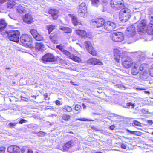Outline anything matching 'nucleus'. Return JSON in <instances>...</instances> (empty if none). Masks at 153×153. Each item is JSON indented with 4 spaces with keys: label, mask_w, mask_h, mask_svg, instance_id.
Instances as JSON below:
<instances>
[{
    "label": "nucleus",
    "mask_w": 153,
    "mask_h": 153,
    "mask_svg": "<svg viewBox=\"0 0 153 153\" xmlns=\"http://www.w3.org/2000/svg\"><path fill=\"white\" fill-rule=\"evenodd\" d=\"M131 14L130 9L127 8H123L120 12L119 19L122 22H126L130 18Z\"/></svg>",
    "instance_id": "f257e3e1"
},
{
    "label": "nucleus",
    "mask_w": 153,
    "mask_h": 153,
    "mask_svg": "<svg viewBox=\"0 0 153 153\" xmlns=\"http://www.w3.org/2000/svg\"><path fill=\"white\" fill-rule=\"evenodd\" d=\"M114 58L116 61L119 62L120 59L121 58L124 60V59L129 57L128 56L127 53L126 51H123L121 49H115L114 50Z\"/></svg>",
    "instance_id": "f03ea898"
},
{
    "label": "nucleus",
    "mask_w": 153,
    "mask_h": 153,
    "mask_svg": "<svg viewBox=\"0 0 153 153\" xmlns=\"http://www.w3.org/2000/svg\"><path fill=\"white\" fill-rule=\"evenodd\" d=\"M114 58L116 61L119 62L120 59L121 58L124 60V59L129 57L128 56L127 53L126 51H123L121 49H115L114 50Z\"/></svg>",
    "instance_id": "7ed1b4c3"
},
{
    "label": "nucleus",
    "mask_w": 153,
    "mask_h": 153,
    "mask_svg": "<svg viewBox=\"0 0 153 153\" xmlns=\"http://www.w3.org/2000/svg\"><path fill=\"white\" fill-rule=\"evenodd\" d=\"M21 43L27 48H31L32 47V38L27 34L22 35L20 37Z\"/></svg>",
    "instance_id": "20e7f679"
},
{
    "label": "nucleus",
    "mask_w": 153,
    "mask_h": 153,
    "mask_svg": "<svg viewBox=\"0 0 153 153\" xmlns=\"http://www.w3.org/2000/svg\"><path fill=\"white\" fill-rule=\"evenodd\" d=\"M7 36L11 41L18 42L19 41L20 32L17 30H11L6 31Z\"/></svg>",
    "instance_id": "39448f33"
},
{
    "label": "nucleus",
    "mask_w": 153,
    "mask_h": 153,
    "mask_svg": "<svg viewBox=\"0 0 153 153\" xmlns=\"http://www.w3.org/2000/svg\"><path fill=\"white\" fill-rule=\"evenodd\" d=\"M139 69L141 71L140 73V78L143 79H146L148 77L147 71L149 69V65L142 64L140 65Z\"/></svg>",
    "instance_id": "423d86ee"
},
{
    "label": "nucleus",
    "mask_w": 153,
    "mask_h": 153,
    "mask_svg": "<svg viewBox=\"0 0 153 153\" xmlns=\"http://www.w3.org/2000/svg\"><path fill=\"white\" fill-rule=\"evenodd\" d=\"M110 3L114 9L119 10L124 7V3L122 0H111Z\"/></svg>",
    "instance_id": "0eeeda50"
},
{
    "label": "nucleus",
    "mask_w": 153,
    "mask_h": 153,
    "mask_svg": "<svg viewBox=\"0 0 153 153\" xmlns=\"http://www.w3.org/2000/svg\"><path fill=\"white\" fill-rule=\"evenodd\" d=\"M116 27L115 24L113 22L111 21L105 22L104 23V30L102 31V33L105 32V30L109 32H111L116 28Z\"/></svg>",
    "instance_id": "6e6552de"
},
{
    "label": "nucleus",
    "mask_w": 153,
    "mask_h": 153,
    "mask_svg": "<svg viewBox=\"0 0 153 153\" xmlns=\"http://www.w3.org/2000/svg\"><path fill=\"white\" fill-rule=\"evenodd\" d=\"M110 38L115 42H120L123 40L124 37L123 33L120 32L114 33L110 34Z\"/></svg>",
    "instance_id": "1a4fd4ad"
},
{
    "label": "nucleus",
    "mask_w": 153,
    "mask_h": 153,
    "mask_svg": "<svg viewBox=\"0 0 153 153\" xmlns=\"http://www.w3.org/2000/svg\"><path fill=\"white\" fill-rule=\"evenodd\" d=\"M85 45L86 50L89 53L93 56H96L97 55L96 52L93 49L92 45L90 41H87L85 42Z\"/></svg>",
    "instance_id": "9d476101"
},
{
    "label": "nucleus",
    "mask_w": 153,
    "mask_h": 153,
    "mask_svg": "<svg viewBox=\"0 0 153 153\" xmlns=\"http://www.w3.org/2000/svg\"><path fill=\"white\" fill-rule=\"evenodd\" d=\"M56 60L54 56L50 53H48L43 56L42 58L43 62L45 63L48 62H53Z\"/></svg>",
    "instance_id": "9b49d317"
},
{
    "label": "nucleus",
    "mask_w": 153,
    "mask_h": 153,
    "mask_svg": "<svg viewBox=\"0 0 153 153\" xmlns=\"http://www.w3.org/2000/svg\"><path fill=\"white\" fill-rule=\"evenodd\" d=\"M126 32L127 36L129 37L134 36L136 33L135 26L132 25L128 27L126 29Z\"/></svg>",
    "instance_id": "f8f14e48"
},
{
    "label": "nucleus",
    "mask_w": 153,
    "mask_h": 153,
    "mask_svg": "<svg viewBox=\"0 0 153 153\" xmlns=\"http://www.w3.org/2000/svg\"><path fill=\"white\" fill-rule=\"evenodd\" d=\"M136 62H133L132 59L130 57L124 59L122 63L123 66L126 68H129L132 65L133 66Z\"/></svg>",
    "instance_id": "ddd939ff"
},
{
    "label": "nucleus",
    "mask_w": 153,
    "mask_h": 153,
    "mask_svg": "<svg viewBox=\"0 0 153 153\" xmlns=\"http://www.w3.org/2000/svg\"><path fill=\"white\" fill-rule=\"evenodd\" d=\"M104 20L102 18L96 19L92 21L94 25L97 28L101 27L103 25L104 26Z\"/></svg>",
    "instance_id": "4468645a"
},
{
    "label": "nucleus",
    "mask_w": 153,
    "mask_h": 153,
    "mask_svg": "<svg viewBox=\"0 0 153 153\" xmlns=\"http://www.w3.org/2000/svg\"><path fill=\"white\" fill-rule=\"evenodd\" d=\"M76 143L74 140H71L66 142L62 149V150L64 151H68V149L76 145Z\"/></svg>",
    "instance_id": "2eb2a0df"
},
{
    "label": "nucleus",
    "mask_w": 153,
    "mask_h": 153,
    "mask_svg": "<svg viewBox=\"0 0 153 153\" xmlns=\"http://www.w3.org/2000/svg\"><path fill=\"white\" fill-rule=\"evenodd\" d=\"M8 152L12 153H20V148L16 145H11L7 149Z\"/></svg>",
    "instance_id": "dca6fc26"
},
{
    "label": "nucleus",
    "mask_w": 153,
    "mask_h": 153,
    "mask_svg": "<svg viewBox=\"0 0 153 153\" xmlns=\"http://www.w3.org/2000/svg\"><path fill=\"white\" fill-rule=\"evenodd\" d=\"M150 23L147 25V32L150 35L153 34V17L151 16Z\"/></svg>",
    "instance_id": "f3484780"
},
{
    "label": "nucleus",
    "mask_w": 153,
    "mask_h": 153,
    "mask_svg": "<svg viewBox=\"0 0 153 153\" xmlns=\"http://www.w3.org/2000/svg\"><path fill=\"white\" fill-rule=\"evenodd\" d=\"M146 20H142L137 25L138 30L140 32H143L144 30H145L146 27Z\"/></svg>",
    "instance_id": "a211bd4d"
},
{
    "label": "nucleus",
    "mask_w": 153,
    "mask_h": 153,
    "mask_svg": "<svg viewBox=\"0 0 153 153\" xmlns=\"http://www.w3.org/2000/svg\"><path fill=\"white\" fill-rule=\"evenodd\" d=\"M87 63L94 65H103L102 62L98 59L96 58H91L88 60Z\"/></svg>",
    "instance_id": "6ab92c4d"
},
{
    "label": "nucleus",
    "mask_w": 153,
    "mask_h": 153,
    "mask_svg": "<svg viewBox=\"0 0 153 153\" xmlns=\"http://www.w3.org/2000/svg\"><path fill=\"white\" fill-rule=\"evenodd\" d=\"M32 20L33 18L31 15L29 14H26L23 17L24 22L26 23H31Z\"/></svg>",
    "instance_id": "aec40b11"
},
{
    "label": "nucleus",
    "mask_w": 153,
    "mask_h": 153,
    "mask_svg": "<svg viewBox=\"0 0 153 153\" xmlns=\"http://www.w3.org/2000/svg\"><path fill=\"white\" fill-rule=\"evenodd\" d=\"M140 63L139 62H136L133 66V68L131 71V73L133 75H136L139 72L138 67Z\"/></svg>",
    "instance_id": "412c9836"
},
{
    "label": "nucleus",
    "mask_w": 153,
    "mask_h": 153,
    "mask_svg": "<svg viewBox=\"0 0 153 153\" xmlns=\"http://www.w3.org/2000/svg\"><path fill=\"white\" fill-rule=\"evenodd\" d=\"M48 13L51 14L53 19H55L58 17L59 11L56 9H51L49 10Z\"/></svg>",
    "instance_id": "4be33fe9"
},
{
    "label": "nucleus",
    "mask_w": 153,
    "mask_h": 153,
    "mask_svg": "<svg viewBox=\"0 0 153 153\" xmlns=\"http://www.w3.org/2000/svg\"><path fill=\"white\" fill-rule=\"evenodd\" d=\"M69 16L71 18L72 23L76 26L80 24V22L77 20V17L74 14H69Z\"/></svg>",
    "instance_id": "5701e85b"
},
{
    "label": "nucleus",
    "mask_w": 153,
    "mask_h": 153,
    "mask_svg": "<svg viewBox=\"0 0 153 153\" xmlns=\"http://www.w3.org/2000/svg\"><path fill=\"white\" fill-rule=\"evenodd\" d=\"M76 33L79 36H81L82 38L85 39L87 37V34L85 31L78 30H76Z\"/></svg>",
    "instance_id": "b1692460"
},
{
    "label": "nucleus",
    "mask_w": 153,
    "mask_h": 153,
    "mask_svg": "<svg viewBox=\"0 0 153 153\" xmlns=\"http://www.w3.org/2000/svg\"><path fill=\"white\" fill-rule=\"evenodd\" d=\"M59 28L65 33H70L72 31L71 29L70 28L63 26H59Z\"/></svg>",
    "instance_id": "393cba45"
},
{
    "label": "nucleus",
    "mask_w": 153,
    "mask_h": 153,
    "mask_svg": "<svg viewBox=\"0 0 153 153\" xmlns=\"http://www.w3.org/2000/svg\"><path fill=\"white\" fill-rule=\"evenodd\" d=\"M56 48H57L60 50L65 55H68L70 54V52L64 49L61 45H59L56 46Z\"/></svg>",
    "instance_id": "a878e982"
},
{
    "label": "nucleus",
    "mask_w": 153,
    "mask_h": 153,
    "mask_svg": "<svg viewBox=\"0 0 153 153\" xmlns=\"http://www.w3.org/2000/svg\"><path fill=\"white\" fill-rule=\"evenodd\" d=\"M133 54H134L135 56H136L138 57V58H139V60L140 61H141L144 59L143 56L141 55H143V53L141 52L138 51L137 52H134L133 53Z\"/></svg>",
    "instance_id": "bb28decb"
},
{
    "label": "nucleus",
    "mask_w": 153,
    "mask_h": 153,
    "mask_svg": "<svg viewBox=\"0 0 153 153\" xmlns=\"http://www.w3.org/2000/svg\"><path fill=\"white\" fill-rule=\"evenodd\" d=\"M36 49L39 51L44 50V45L42 43H37L35 46Z\"/></svg>",
    "instance_id": "cd10ccee"
},
{
    "label": "nucleus",
    "mask_w": 153,
    "mask_h": 153,
    "mask_svg": "<svg viewBox=\"0 0 153 153\" xmlns=\"http://www.w3.org/2000/svg\"><path fill=\"white\" fill-rule=\"evenodd\" d=\"M67 56L73 61L76 62H79L80 60V59L79 57L74 55L71 54L70 52V54L68 55Z\"/></svg>",
    "instance_id": "c85d7f7f"
},
{
    "label": "nucleus",
    "mask_w": 153,
    "mask_h": 153,
    "mask_svg": "<svg viewBox=\"0 0 153 153\" xmlns=\"http://www.w3.org/2000/svg\"><path fill=\"white\" fill-rule=\"evenodd\" d=\"M87 11L84 10H78V14L81 17H85L87 16Z\"/></svg>",
    "instance_id": "c756f323"
},
{
    "label": "nucleus",
    "mask_w": 153,
    "mask_h": 153,
    "mask_svg": "<svg viewBox=\"0 0 153 153\" xmlns=\"http://www.w3.org/2000/svg\"><path fill=\"white\" fill-rule=\"evenodd\" d=\"M7 25V23L4 20L2 19L0 21V30L4 29Z\"/></svg>",
    "instance_id": "7c9ffc66"
},
{
    "label": "nucleus",
    "mask_w": 153,
    "mask_h": 153,
    "mask_svg": "<svg viewBox=\"0 0 153 153\" xmlns=\"http://www.w3.org/2000/svg\"><path fill=\"white\" fill-rule=\"evenodd\" d=\"M57 34L56 33H52L50 35V40L54 43L57 42L56 40Z\"/></svg>",
    "instance_id": "2f4dec72"
},
{
    "label": "nucleus",
    "mask_w": 153,
    "mask_h": 153,
    "mask_svg": "<svg viewBox=\"0 0 153 153\" xmlns=\"http://www.w3.org/2000/svg\"><path fill=\"white\" fill-rule=\"evenodd\" d=\"M80 10L87 11L86 5L85 3H82L79 5L78 8V10Z\"/></svg>",
    "instance_id": "473e14b6"
},
{
    "label": "nucleus",
    "mask_w": 153,
    "mask_h": 153,
    "mask_svg": "<svg viewBox=\"0 0 153 153\" xmlns=\"http://www.w3.org/2000/svg\"><path fill=\"white\" fill-rule=\"evenodd\" d=\"M56 26L54 25H51L46 26V28L48 30L49 34L55 29Z\"/></svg>",
    "instance_id": "72a5a7b5"
},
{
    "label": "nucleus",
    "mask_w": 153,
    "mask_h": 153,
    "mask_svg": "<svg viewBox=\"0 0 153 153\" xmlns=\"http://www.w3.org/2000/svg\"><path fill=\"white\" fill-rule=\"evenodd\" d=\"M91 3L93 5L96 7H98L100 4L99 0H91Z\"/></svg>",
    "instance_id": "f704fd0d"
},
{
    "label": "nucleus",
    "mask_w": 153,
    "mask_h": 153,
    "mask_svg": "<svg viewBox=\"0 0 153 153\" xmlns=\"http://www.w3.org/2000/svg\"><path fill=\"white\" fill-rule=\"evenodd\" d=\"M34 38L36 40L39 41L42 40L43 39V37L39 33L37 34L36 35H35V36L34 37Z\"/></svg>",
    "instance_id": "c9c22d12"
},
{
    "label": "nucleus",
    "mask_w": 153,
    "mask_h": 153,
    "mask_svg": "<svg viewBox=\"0 0 153 153\" xmlns=\"http://www.w3.org/2000/svg\"><path fill=\"white\" fill-rule=\"evenodd\" d=\"M17 10L18 12L20 13H25V8L22 7H18Z\"/></svg>",
    "instance_id": "e433bc0d"
},
{
    "label": "nucleus",
    "mask_w": 153,
    "mask_h": 153,
    "mask_svg": "<svg viewBox=\"0 0 153 153\" xmlns=\"http://www.w3.org/2000/svg\"><path fill=\"white\" fill-rule=\"evenodd\" d=\"M63 109L64 111L65 110L69 112L71 111L72 110V109L71 107L68 106L67 105H66L64 106Z\"/></svg>",
    "instance_id": "4c0bfd02"
},
{
    "label": "nucleus",
    "mask_w": 153,
    "mask_h": 153,
    "mask_svg": "<svg viewBox=\"0 0 153 153\" xmlns=\"http://www.w3.org/2000/svg\"><path fill=\"white\" fill-rule=\"evenodd\" d=\"M30 32L33 37H34L35 35H36L38 33L35 29H32L30 30Z\"/></svg>",
    "instance_id": "58836bf2"
},
{
    "label": "nucleus",
    "mask_w": 153,
    "mask_h": 153,
    "mask_svg": "<svg viewBox=\"0 0 153 153\" xmlns=\"http://www.w3.org/2000/svg\"><path fill=\"white\" fill-rule=\"evenodd\" d=\"M131 106L132 108H133L135 106V104H133L131 102L127 103L125 106V108H129Z\"/></svg>",
    "instance_id": "ea45409f"
},
{
    "label": "nucleus",
    "mask_w": 153,
    "mask_h": 153,
    "mask_svg": "<svg viewBox=\"0 0 153 153\" xmlns=\"http://www.w3.org/2000/svg\"><path fill=\"white\" fill-rule=\"evenodd\" d=\"M70 118V116L69 115L65 114L63 115L62 119L63 120L67 121L69 120Z\"/></svg>",
    "instance_id": "a19ab883"
},
{
    "label": "nucleus",
    "mask_w": 153,
    "mask_h": 153,
    "mask_svg": "<svg viewBox=\"0 0 153 153\" xmlns=\"http://www.w3.org/2000/svg\"><path fill=\"white\" fill-rule=\"evenodd\" d=\"M14 6V3L13 2L12 3L9 2L7 3V8L11 9L13 8Z\"/></svg>",
    "instance_id": "79ce46f5"
},
{
    "label": "nucleus",
    "mask_w": 153,
    "mask_h": 153,
    "mask_svg": "<svg viewBox=\"0 0 153 153\" xmlns=\"http://www.w3.org/2000/svg\"><path fill=\"white\" fill-rule=\"evenodd\" d=\"M17 123L15 122L14 123H9L7 125V126L10 128H12L13 127L15 126Z\"/></svg>",
    "instance_id": "37998d69"
},
{
    "label": "nucleus",
    "mask_w": 153,
    "mask_h": 153,
    "mask_svg": "<svg viewBox=\"0 0 153 153\" xmlns=\"http://www.w3.org/2000/svg\"><path fill=\"white\" fill-rule=\"evenodd\" d=\"M127 131L128 132L132 134H134L137 135H138L140 132L137 131H132L128 129L127 130Z\"/></svg>",
    "instance_id": "c03bdc74"
},
{
    "label": "nucleus",
    "mask_w": 153,
    "mask_h": 153,
    "mask_svg": "<svg viewBox=\"0 0 153 153\" xmlns=\"http://www.w3.org/2000/svg\"><path fill=\"white\" fill-rule=\"evenodd\" d=\"M77 120H79L81 121H93V120L91 119H88L85 118H83L82 119L78 118L77 119Z\"/></svg>",
    "instance_id": "a18cd8bd"
},
{
    "label": "nucleus",
    "mask_w": 153,
    "mask_h": 153,
    "mask_svg": "<svg viewBox=\"0 0 153 153\" xmlns=\"http://www.w3.org/2000/svg\"><path fill=\"white\" fill-rule=\"evenodd\" d=\"M132 123L134 124V125H135L136 126H141V123L136 120L133 121Z\"/></svg>",
    "instance_id": "49530a36"
},
{
    "label": "nucleus",
    "mask_w": 153,
    "mask_h": 153,
    "mask_svg": "<svg viewBox=\"0 0 153 153\" xmlns=\"http://www.w3.org/2000/svg\"><path fill=\"white\" fill-rule=\"evenodd\" d=\"M45 135V133L42 131H40L37 133V135L39 137H42Z\"/></svg>",
    "instance_id": "de8ad7c7"
},
{
    "label": "nucleus",
    "mask_w": 153,
    "mask_h": 153,
    "mask_svg": "<svg viewBox=\"0 0 153 153\" xmlns=\"http://www.w3.org/2000/svg\"><path fill=\"white\" fill-rule=\"evenodd\" d=\"M6 150V148L4 147H0V153H4Z\"/></svg>",
    "instance_id": "09e8293b"
},
{
    "label": "nucleus",
    "mask_w": 153,
    "mask_h": 153,
    "mask_svg": "<svg viewBox=\"0 0 153 153\" xmlns=\"http://www.w3.org/2000/svg\"><path fill=\"white\" fill-rule=\"evenodd\" d=\"M81 108L80 105L78 104H76L75 105V109L76 111H78Z\"/></svg>",
    "instance_id": "8fccbe9b"
},
{
    "label": "nucleus",
    "mask_w": 153,
    "mask_h": 153,
    "mask_svg": "<svg viewBox=\"0 0 153 153\" xmlns=\"http://www.w3.org/2000/svg\"><path fill=\"white\" fill-rule=\"evenodd\" d=\"M27 121L24 119H22L19 122V123L20 124H22L23 123H26Z\"/></svg>",
    "instance_id": "3c124183"
},
{
    "label": "nucleus",
    "mask_w": 153,
    "mask_h": 153,
    "mask_svg": "<svg viewBox=\"0 0 153 153\" xmlns=\"http://www.w3.org/2000/svg\"><path fill=\"white\" fill-rule=\"evenodd\" d=\"M149 74L152 76L153 77V70L150 69L149 70Z\"/></svg>",
    "instance_id": "603ef678"
},
{
    "label": "nucleus",
    "mask_w": 153,
    "mask_h": 153,
    "mask_svg": "<svg viewBox=\"0 0 153 153\" xmlns=\"http://www.w3.org/2000/svg\"><path fill=\"white\" fill-rule=\"evenodd\" d=\"M9 17L12 19H15V17L11 14H9L8 15Z\"/></svg>",
    "instance_id": "864d4df0"
},
{
    "label": "nucleus",
    "mask_w": 153,
    "mask_h": 153,
    "mask_svg": "<svg viewBox=\"0 0 153 153\" xmlns=\"http://www.w3.org/2000/svg\"><path fill=\"white\" fill-rule=\"evenodd\" d=\"M127 146L124 144H122L121 145V148L123 149H126Z\"/></svg>",
    "instance_id": "5fc2aeb1"
},
{
    "label": "nucleus",
    "mask_w": 153,
    "mask_h": 153,
    "mask_svg": "<svg viewBox=\"0 0 153 153\" xmlns=\"http://www.w3.org/2000/svg\"><path fill=\"white\" fill-rule=\"evenodd\" d=\"M116 86L119 88H123V86L119 84H117L116 85Z\"/></svg>",
    "instance_id": "6e6d98bb"
},
{
    "label": "nucleus",
    "mask_w": 153,
    "mask_h": 153,
    "mask_svg": "<svg viewBox=\"0 0 153 153\" xmlns=\"http://www.w3.org/2000/svg\"><path fill=\"white\" fill-rule=\"evenodd\" d=\"M44 96L45 99L46 100H49V98H48V99H47V98H48V95L47 93H46L44 95Z\"/></svg>",
    "instance_id": "4d7b16f0"
},
{
    "label": "nucleus",
    "mask_w": 153,
    "mask_h": 153,
    "mask_svg": "<svg viewBox=\"0 0 153 153\" xmlns=\"http://www.w3.org/2000/svg\"><path fill=\"white\" fill-rule=\"evenodd\" d=\"M25 150V149L24 148H22L21 149H20V152L23 153Z\"/></svg>",
    "instance_id": "13d9d810"
},
{
    "label": "nucleus",
    "mask_w": 153,
    "mask_h": 153,
    "mask_svg": "<svg viewBox=\"0 0 153 153\" xmlns=\"http://www.w3.org/2000/svg\"><path fill=\"white\" fill-rule=\"evenodd\" d=\"M56 104L58 105H60V101L59 100H56Z\"/></svg>",
    "instance_id": "bf43d9fd"
},
{
    "label": "nucleus",
    "mask_w": 153,
    "mask_h": 153,
    "mask_svg": "<svg viewBox=\"0 0 153 153\" xmlns=\"http://www.w3.org/2000/svg\"><path fill=\"white\" fill-rule=\"evenodd\" d=\"M21 99L25 101H27V99L26 98H24V97H22V96L21 97Z\"/></svg>",
    "instance_id": "052dcab7"
},
{
    "label": "nucleus",
    "mask_w": 153,
    "mask_h": 153,
    "mask_svg": "<svg viewBox=\"0 0 153 153\" xmlns=\"http://www.w3.org/2000/svg\"><path fill=\"white\" fill-rule=\"evenodd\" d=\"M71 82L73 85H78V83L76 82V83H75L74 82H72V81H71Z\"/></svg>",
    "instance_id": "680f3d73"
},
{
    "label": "nucleus",
    "mask_w": 153,
    "mask_h": 153,
    "mask_svg": "<svg viewBox=\"0 0 153 153\" xmlns=\"http://www.w3.org/2000/svg\"><path fill=\"white\" fill-rule=\"evenodd\" d=\"M114 128V125H111L110 126V128L111 130H113Z\"/></svg>",
    "instance_id": "e2e57ef3"
},
{
    "label": "nucleus",
    "mask_w": 153,
    "mask_h": 153,
    "mask_svg": "<svg viewBox=\"0 0 153 153\" xmlns=\"http://www.w3.org/2000/svg\"><path fill=\"white\" fill-rule=\"evenodd\" d=\"M148 123L150 124H152L153 123L152 121L151 120H148Z\"/></svg>",
    "instance_id": "0e129e2a"
},
{
    "label": "nucleus",
    "mask_w": 153,
    "mask_h": 153,
    "mask_svg": "<svg viewBox=\"0 0 153 153\" xmlns=\"http://www.w3.org/2000/svg\"><path fill=\"white\" fill-rule=\"evenodd\" d=\"M33 152L32 150L30 149H29L27 151V153H33Z\"/></svg>",
    "instance_id": "69168bd1"
},
{
    "label": "nucleus",
    "mask_w": 153,
    "mask_h": 153,
    "mask_svg": "<svg viewBox=\"0 0 153 153\" xmlns=\"http://www.w3.org/2000/svg\"><path fill=\"white\" fill-rule=\"evenodd\" d=\"M6 1V0H0V3H2L5 2Z\"/></svg>",
    "instance_id": "338daca9"
},
{
    "label": "nucleus",
    "mask_w": 153,
    "mask_h": 153,
    "mask_svg": "<svg viewBox=\"0 0 153 153\" xmlns=\"http://www.w3.org/2000/svg\"><path fill=\"white\" fill-rule=\"evenodd\" d=\"M82 106H83L84 109H85L86 108V105L84 104H82Z\"/></svg>",
    "instance_id": "774afa93"
}]
</instances>
